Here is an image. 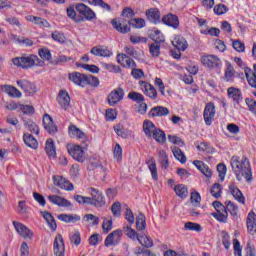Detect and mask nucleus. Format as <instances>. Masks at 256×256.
I'll return each mask as SVG.
<instances>
[{"label":"nucleus","instance_id":"nucleus-22","mask_svg":"<svg viewBox=\"0 0 256 256\" xmlns=\"http://www.w3.org/2000/svg\"><path fill=\"white\" fill-rule=\"evenodd\" d=\"M163 24L168 27H173V29H177L179 27V18L174 14H167L162 18Z\"/></svg>","mask_w":256,"mask_h":256},{"label":"nucleus","instance_id":"nucleus-39","mask_svg":"<svg viewBox=\"0 0 256 256\" xmlns=\"http://www.w3.org/2000/svg\"><path fill=\"white\" fill-rule=\"evenodd\" d=\"M174 192L176 193L177 197L181 199H185L187 195H189V190H187L186 186L183 184H178L173 188Z\"/></svg>","mask_w":256,"mask_h":256},{"label":"nucleus","instance_id":"nucleus-23","mask_svg":"<svg viewBox=\"0 0 256 256\" xmlns=\"http://www.w3.org/2000/svg\"><path fill=\"white\" fill-rule=\"evenodd\" d=\"M1 89L3 93H6V95H9V97H14L16 99H21V97H23V94L21 93V91L15 88V86L3 85Z\"/></svg>","mask_w":256,"mask_h":256},{"label":"nucleus","instance_id":"nucleus-4","mask_svg":"<svg viewBox=\"0 0 256 256\" xmlns=\"http://www.w3.org/2000/svg\"><path fill=\"white\" fill-rule=\"evenodd\" d=\"M13 226L18 235L25 239V241H33L35 238L33 230L29 229V227L25 226L23 223L14 221Z\"/></svg>","mask_w":256,"mask_h":256},{"label":"nucleus","instance_id":"nucleus-64","mask_svg":"<svg viewBox=\"0 0 256 256\" xmlns=\"http://www.w3.org/2000/svg\"><path fill=\"white\" fill-rule=\"evenodd\" d=\"M112 215L114 217H121V203L114 202L111 207Z\"/></svg>","mask_w":256,"mask_h":256},{"label":"nucleus","instance_id":"nucleus-42","mask_svg":"<svg viewBox=\"0 0 256 256\" xmlns=\"http://www.w3.org/2000/svg\"><path fill=\"white\" fill-rule=\"evenodd\" d=\"M147 227V222L145 215L143 213H139L136 217V228L138 231H144V229Z\"/></svg>","mask_w":256,"mask_h":256},{"label":"nucleus","instance_id":"nucleus-20","mask_svg":"<svg viewBox=\"0 0 256 256\" xmlns=\"http://www.w3.org/2000/svg\"><path fill=\"white\" fill-rule=\"evenodd\" d=\"M112 27L118 31V33H129L131 31V28L125 21L116 18L111 21Z\"/></svg>","mask_w":256,"mask_h":256},{"label":"nucleus","instance_id":"nucleus-19","mask_svg":"<svg viewBox=\"0 0 256 256\" xmlns=\"http://www.w3.org/2000/svg\"><path fill=\"white\" fill-rule=\"evenodd\" d=\"M48 201H50V203L53 205H57L58 207H71V202L59 195H49Z\"/></svg>","mask_w":256,"mask_h":256},{"label":"nucleus","instance_id":"nucleus-30","mask_svg":"<svg viewBox=\"0 0 256 256\" xmlns=\"http://www.w3.org/2000/svg\"><path fill=\"white\" fill-rule=\"evenodd\" d=\"M211 215L216 221H219V223H227V219H229V213L227 212L226 207L216 210V212L211 213Z\"/></svg>","mask_w":256,"mask_h":256},{"label":"nucleus","instance_id":"nucleus-44","mask_svg":"<svg viewBox=\"0 0 256 256\" xmlns=\"http://www.w3.org/2000/svg\"><path fill=\"white\" fill-rule=\"evenodd\" d=\"M200 33L202 35H211V37H219L221 34V30L219 28H202L200 29Z\"/></svg>","mask_w":256,"mask_h":256},{"label":"nucleus","instance_id":"nucleus-26","mask_svg":"<svg viewBox=\"0 0 256 256\" xmlns=\"http://www.w3.org/2000/svg\"><path fill=\"white\" fill-rule=\"evenodd\" d=\"M253 69L254 72L251 68H245L244 73L250 87L256 89V63L254 64Z\"/></svg>","mask_w":256,"mask_h":256},{"label":"nucleus","instance_id":"nucleus-36","mask_svg":"<svg viewBox=\"0 0 256 256\" xmlns=\"http://www.w3.org/2000/svg\"><path fill=\"white\" fill-rule=\"evenodd\" d=\"M247 229L251 235H255L256 233V214L254 212H250L247 218Z\"/></svg>","mask_w":256,"mask_h":256},{"label":"nucleus","instance_id":"nucleus-11","mask_svg":"<svg viewBox=\"0 0 256 256\" xmlns=\"http://www.w3.org/2000/svg\"><path fill=\"white\" fill-rule=\"evenodd\" d=\"M53 183L56 187H59V189H63L64 191H73L74 189L73 183L60 175L53 176Z\"/></svg>","mask_w":256,"mask_h":256},{"label":"nucleus","instance_id":"nucleus-7","mask_svg":"<svg viewBox=\"0 0 256 256\" xmlns=\"http://www.w3.org/2000/svg\"><path fill=\"white\" fill-rule=\"evenodd\" d=\"M122 237H123V230L116 229L112 231L104 241L105 247H115V245H119Z\"/></svg>","mask_w":256,"mask_h":256},{"label":"nucleus","instance_id":"nucleus-28","mask_svg":"<svg viewBox=\"0 0 256 256\" xmlns=\"http://www.w3.org/2000/svg\"><path fill=\"white\" fill-rule=\"evenodd\" d=\"M85 74H81L79 72H72L69 74L68 78L79 87H85Z\"/></svg>","mask_w":256,"mask_h":256},{"label":"nucleus","instance_id":"nucleus-29","mask_svg":"<svg viewBox=\"0 0 256 256\" xmlns=\"http://www.w3.org/2000/svg\"><path fill=\"white\" fill-rule=\"evenodd\" d=\"M149 117H165L169 115V109L163 106L153 107L148 113Z\"/></svg>","mask_w":256,"mask_h":256},{"label":"nucleus","instance_id":"nucleus-14","mask_svg":"<svg viewBox=\"0 0 256 256\" xmlns=\"http://www.w3.org/2000/svg\"><path fill=\"white\" fill-rule=\"evenodd\" d=\"M58 104L64 111H69L71 108V97H69V93L67 91L62 90L59 92Z\"/></svg>","mask_w":256,"mask_h":256},{"label":"nucleus","instance_id":"nucleus-8","mask_svg":"<svg viewBox=\"0 0 256 256\" xmlns=\"http://www.w3.org/2000/svg\"><path fill=\"white\" fill-rule=\"evenodd\" d=\"M76 11L77 13L82 15V17H84L86 21H93V19H97L95 11H93V9L83 3H79L76 5Z\"/></svg>","mask_w":256,"mask_h":256},{"label":"nucleus","instance_id":"nucleus-32","mask_svg":"<svg viewBox=\"0 0 256 256\" xmlns=\"http://www.w3.org/2000/svg\"><path fill=\"white\" fill-rule=\"evenodd\" d=\"M229 190L231 195H233L234 199H236L238 203H242V205H245V196H243V193L241 192V190H239V188H237V186H235V184H231L229 186Z\"/></svg>","mask_w":256,"mask_h":256},{"label":"nucleus","instance_id":"nucleus-48","mask_svg":"<svg viewBox=\"0 0 256 256\" xmlns=\"http://www.w3.org/2000/svg\"><path fill=\"white\" fill-rule=\"evenodd\" d=\"M184 229L186 231H196V233H201V231H203V227L200 226V224L195 223V222H187L184 225Z\"/></svg>","mask_w":256,"mask_h":256},{"label":"nucleus","instance_id":"nucleus-63","mask_svg":"<svg viewBox=\"0 0 256 256\" xmlns=\"http://www.w3.org/2000/svg\"><path fill=\"white\" fill-rule=\"evenodd\" d=\"M229 11V8L225 6V4H218L214 7V13L215 15H225Z\"/></svg>","mask_w":256,"mask_h":256},{"label":"nucleus","instance_id":"nucleus-62","mask_svg":"<svg viewBox=\"0 0 256 256\" xmlns=\"http://www.w3.org/2000/svg\"><path fill=\"white\" fill-rule=\"evenodd\" d=\"M196 148L198 151H202L203 153H213V148L209 147V145L205 142L197 143Z\"/></svg>","mask_w":256,"mask_h":256},{"label":"nucleus","instance_id":"nucleus-13","mask_svg":"<svg viewBox=\"0 0 256 256\" xmlns=\"http://www.w3.org/2000/svg\"><path fill=\"white\" fill-rule=\"evenodd\" d=\"M125 96V92L121 88H117L113 90L108 95V103L111 107L117 105L120 101H123V97Z\"/></svg>","mask_w":256,"mask_h":256},{"label":"nucleus","instance_id":"nucleus-12","mask_svg":"<svg viewBox=\"0 0 256 256\" xmlns=\"http://www.w3.org/2000/svg\"><path fill=\"white\" fill-rule=\"evenodd\" d=\"M139 87L146 97H149L150 99H157V90L153 85L145 81H140Z\"/></svg>","mask_w":256,"mask_h":256},{"label":"nucleus","instance_id":"nucleus-21","mask_svg":"<svg viewBox=\"0 0 256 256\" xmlns=\"http://www.w3.org/2000/svg\"><path fill=\"white\" fill-rule=\"evenodd\" d=\"M68 134L72 139H81L82 141H85L87 139V135H85V132L81 131L77 126L70 125L68 127Z\"/></svg>","mask_w":256,"mask_h":256},{"label":"nucleus","instance_id":"nucleus-38","mask_svg":"<svg viewBox=\"0 0 256 256\" xmlns=\"http://www.w3.org/2000/svg\"><path fill=\"white\" fill-rule=\"evenodd\" d=\"M146 165H148V169L152 175V179L154 181H158L159 179V175L157 173V163L155 162V159L153 158H149L147 161H146Z\"/></svg>","mask_w":256,"mask_h":256},{"label":"nucleus","instance_id":"nucleus-31","mask_svg":"<svg viewBox=\"0 0 256 256\" xmlns=\"http://www.w3.org/2000/svg\"><path fill=\"white\" fill-rule=\"evenodd\" d=\"M226 205V211L230 213L234 221H237L239 219V207L235 205L234 202L231 200H227L225 202Z\"/></svg>","mask_w":256,"mask_h":256},{"label":"nucleus","instance_id":"nucleus-49","mask_svg":"<svg viewBox=\"0 0 256 256\" xmlns=\"http://www.w3.org/2000/svg\"><path fill=\"white\" fill-rule=\"evenodd\" d=\"M158 157L163 169H167V167H169V157L167 156V152H165V150H160Z\"/></svg>","mask_w":256,"mask_h":256},{"label":"nucleus","instance_id":"nucleus-24","mask_svg":"<svg viewBox=\"0 0 256 256\" xmlns=\"http://www.w3.org/2000/svg\"><path fill=\"white\" fill-rule=\"evenodd\" d=\"M142 129L146 137H148V139H151V136L155 133V131L158 128L151 120H144L142 124Z\"/></svg>","mask_w":256,"mask_h":256},{"label":"nucleus","instance_id":"nucleus-2","mask_svg":"<svg viewBox=\"0 0 256 256\" xmlns=\"http://www.w3.org/2000/svg\"><path fill=\"white\" fill-rule=\"evenodd\" d=\"M90 196H74L75 201L80 205H92L93 207H105V196H103V192L90 188L89 191Z\"/></svg>","mask_w":256,"mask_h":256},{"label":"nucleus","instance_id":"nucleus-6","mask_svg":"<svg viewBox=\"0 0 256 256\" xmlns=\"http://www.w3.org/2000/svg\"><path fill=\"white\" fill-rule=\"evenodd\" d=\"M200 62L204 67H207V69H219L223 63L221 62V59L217 57V55H204L200 58Z\"/></svg>","mask_w":256,"mask_h":256},{"label":"nucleus","instance_id":"nucleus-1","mask_svg":"<svg viewBox=\"0 0 256 256\" xmlns=\"http://www.w3.org/2000/svg\"><path fill=\"white\" fill-rule=\"evenodd\" d=\"M230 163L238 181H243V179H245V181H251V179H253L249 159L233 156Z\"/></svg>","mask_w":256,"mask_h":256},{"label":"nucleus","instance_id":"nucleus-57","mask_svg":"<svg viewBox=\"0 0 256 256\" xmlns=\"http://www.w3.org/2000/svg\"><path fill=\"white\" fill-rule=\"evenodd\" d=\"M149 51L152 57H159L161 55V45L159 43H153L150 45Z\"/></svg>","mask_w":256,"mask_h":256},{"label":"nucleus","instance_id":"nucleus-60","mask_svg":"<svg viewBox=\"0 0 256 256\" xmlns=\"http://www.w3.org/2000/svg\"><path fill=\"white\" fill-rule=\"evenodd\" d=\"M222 189L221 184L215 183L210 190L212 197L219 199V197H221Z\"/></svg>","mask_w":256,"mask_h":256},{"label":"nucleus","instance_id":"nucleus-53","mask_svg":"<svg viewBox=\"0 0 256 256\" xmlns=\"http://www.w3.org/2000/svg\"><path fill=\"white\" fill-rule=\"evenodd\" d=\"M138 242L143 247H153V240H151L147 235L138 236Z\"/></svg>","mask_w":256,"mask_h":256},{"label":"nucleus","instance_id":"nucleus-15","mask_svg":"<svg viewBox=\"0 0 256 256\" xmlns=\"http://www.w3.org/2000/svg\"><path fill=\"white\" fill-rule=\"evenodd\" d=\"M54 255L55 256H65V242L63 241V236L58 234L54 240Z\"/></svg>","mask_w":256,"mask_h":256},{"label":"nucleus","instance_id":"nucleus-35","mask_svg":"<svg viewBox=\"0 0 256 256\" xmlns=\"http://www.w3.org/2000/svg\"><path fill=\"white\" fill-rule=\"evenodd\" d=\"M23 141L25 145H27V147H29L30 149H38L39 147V142L37 141V139H35L33 135L29 133H24Z\"/></svg>","mask_w":256,"mask_h":256},{"label":"nucleus","instance_id":"nucleus-46","mask_svg":"<svg viewBox=\"0 0 256 256\" xmlns=\"http://www.w3.org/2000/svg\"><path fill=\"white\" fill-rule=\"evenodd\" d=\"M152 139H155V141H157V143H165V141L167 140V137L165 135V132H163L161 129H157L156 131H154L153 135L151 136Z\"/></svg>","mask_w":256,"mask_h":256},{"label":"nucleus","instance_id":"nucleus-47","mask_svg":"<svg viewBox=\"0 0 256 256\" xmlns=\"http://www.w3.org/2000/svg\"><path fill=\"white\" fill-rule=\"evenodd\" d=\"M90 85L91 87H99V78L89 75L84 78V87Z\"/></svg>","mask_w":256,"mask_h":256},{"label":"nucleus","instance_id":"nucleus-56","mask_svg":"<svg viewBox=\"0 0 256 256\" xmlns=\"http://www.w3.org/2000/svg\"><path fill=\"white\" fill-rule=\"evenodd\" d=\"M129 25L135 27V29H143L145 27V19L142 18H134L129 21Z\"/></svg>","mask_w":256,"mask_h":256},{"label":"nucleus","instance_id":"nucleus-45","mask_svg":"<svg viewBox=\"0 0 256 256\" xmlns=\"http://www.w3.org/2000/svg\"><path fill=\"white\" fill-rule=\"evenodd\" d=\"M89 5H94V7H101L104 11H111V6L103 0H87Z\"/></svg>","mask_w":256,"mask_h":256},{"label":"nucleus","instance_id":"nucleus-34","mask_svg":"<svg viewBox=\"0 0 256 256\" xmlns=\"http://www.w3.org/2000/svg\"><path fill=\"white\" fill-rule=\"evenodd\" d=\"M237 75V72L235 71V68L233 65L229 62H226V70L224 74V79L227 81V83H231Z\"/></svg>","mask_w":256,"mask_h":256},{"label":"nucleus","instance_id":"nucleus-27","mask_svg":"<svg viewBox=\"0 0 256 256\" xmlns=\"http://www.w3.org/2000/svg\"><path fill=\"white\" fill-rule=\"evenodd\" d=\"M229 99H232L234 103L239 105L240 101H243V97L241 96V90L239 88L230 87L227 89Z\"/></svg>","mask_w":256,"mask_h":256},{"label":"nucleus","instance_id":"nucleus-37","mask_svg":"<svg viewBox=\"0 0 256 256\" xmlns=\"http://www.w3.org/2000/svg\"><path fill=\"white\" fill-rule=\"evenodd\" d=\"M146 17L151 21V23H159V19H161V12L159 9L152 8L146 11Z\"/></svg>","mask_w":256,"mask_h":256},{"label":"nucleus","instance_id":"nucleus-33","mask_svg":"<svg viewBox=\"0 0 256 256\" xmlns=\"http://www.w3.org/2000/svg\"><path fill=\"white\" fill-rule=\"evenodd\" d=\"M45 151L46 155H48L50 159H55V157H57V151L55 149V142L53 139L49 138L46 140Z\"/></svg>","mask_w":256,"mask_h":256},{"label":"nucleus","instance_id":"nucleus-17","mask_svg":"<svg viewBox=\"0 0 256 256\" xmlns=\"http://www.w3.org/2000/svg\"><path fill=\"white\" fill-rule=\"evenodd\" d=\"M43 125L44 129L49 133L50 135H55L57 133L58 129L55 123L53 122V118L49 114H45L43 117Z\"/></svg>","mask_w":256,"mask_h":256},{"label":"nucleus","instance_id":"nucleus-52","mask_svg":"<svg viewBox=\"0 0 256 256\" xmlns=\"http://www.w3.org/2000/svg\"><path fill=\"white\" fill-rule=\"evenodd\" d=\"M113 229V219L111 217L104 218L102 222V231L103 233H109Z\"/></svg>","mask_w":256,"mask_h":256},{"label":"nucleus","instance_id":"nucleus-58","mask_svg":"<svg viewBox=\"0 0 256 256\" xmlns=\"http://www.w3.org/2000/svg\"><path fill=\"white\" fill-rule=\"evenodd\" d=\"M128 98L131 99V101H135L136 103H143V101H145L143 94L138 92H130L128 94Z\"/></svg>","mask_w":256,"mask_h":256},{"label":"nucleus","instance_id":"nucleus-50","mask_svg":"<svg viewBox=\"0 0 256 256\" xmlns=\"http://www.w3.org/2000/svg\"><path fill=\"white\" fill-rule=\"evenodd\" d=\"M38 55L43 61H51L52 55L49 48H40L38 50Z\"/></svg>","mask_w":256,"mask_h":256},{"label":"nucleus","instance_id":"nucleus-9","mask_svg":"<svg viewBox=\"0 0 256 256\" xmlns=\"http://www.w3.org/2000/svg\"><path fill=\"white\" fill-rule=\"evenodd\" d=\"M18 87L22 89L27 97H31L37 93V87L35 84L31 83L29 80L22 79L16 81Z\"/></svg>","mask_w":256,"mask_h":256},{"label":"nucleus","instance_id":"nucleus-18","mask_svg":"<svg viewBox=\"0 0 256 256\" xmlns=\"http://www.w3.org/2000/svg\"><path fill=\"white\" fill-rule=\"evenodd\" d=\"M90 53L92 55H95V57H111L113 55V52L107 48V46H95L90 50Z\"/></svg>","mask_w":256,"mask_h":256},{"label":"nucleus","instance_id":"nucleus-61","mask_svg":"<svg viewBox=\"0 0 256 256\" xmlns=\"http://www.w3.org/2000/svg\"><path fill=\"white\" fill-rule=\"evenodd\" d=\"M25 127L26 129H28V131L34 133V135H39V126L37 125V123L33 121H28L25 123Z\"/></svg>","mask_w":256,"mask_h":256},{"label":"nucleus","instance_id":"nucleus-51","mask_svg":"<svg viewBox=\"0 0 256 256\" xmlns=\"http://www.w3.org/2000/svg\"><path fill=\"white\" fill-rule=\"evenodd\" d=\"M151 39H153V41L156 43H163V41H165V36H163L161 30L154 29L151 33Z\"/></svg>","mask_w":256,"mask_h":256},{"label":"nucleus","instance_id":"nucleus-59","mask_svg":"<svg viewBox=\"0 0 256 256\" xmlns=\"http://www.w3.org/2000/svg\"><path fill=\"white\" fill-rule=\"evenodd\" d=\"M19 111L24 115H33L35 113V107L33 105L20 104Z\"/></svg>","mask_w":256,"mask_h":256},{"label":"nucleus","instance_id":"nucleus-10","mask_svg":"<svg viewBox=\"0 0 256 256\" xmlns=\"http://www.w3.org/2000/svg\"><path fill=\"white\" fill-rule=\"evenodd\" d=\"M217 110H215V104L213 102H208L204 108L203 118L206 125H211L215 121V115Z\"/></svg>","mask_w":256,"mask_h":256},{"label":"nucleus","instance_id":"nucleus-41","mask_svg":"<svg viewBox=\"0 0 256 256\" xmlns=\"http://www.w3.org/2000/svg\"><path fill=\"white\" fill-rule=\"evenodd\" d=\"M58 219L64 223H75V221H80L81 217L71 214H60L58 215Z\"/></svg>","mask_w":256,"mask_h":256},{"label":"nucleus","instance_id":"nucleus-3","mask_svg":"<svg viewBox=\"0 0 256 256\" xmlns=\"http://www.w3.org/2000/svg\"><path fill=\"white\" fill-rule=\"evenodd\" d=\"M36 60H37V55H28V56L16 57L12 59V63L16 67H21V69H31L32 67H35Z\"/></svg>","mask_w":256,"mask_h":256},{"label":"nucleus","instance_id":"nucleus-55","mask_svg":"<svg viewBox=\"0 0 256 256\" xmlns=\"http://www.w3.org/2000/svg\"><path fill=\"white\" fill-rule=\"evenodd\" d=\"M232 47L237 51V53H245V43L239 39L232 40Z\"/></svg>","mask_w":256,"mask_h":256},{"label":"nucleus","instance_id":"nucleus-40","mask_svg":"<svg viewBox=\"0 0 256 256\" xmlns=\"http://www.w3.org/2000/svg\"><path fill=\"white\" fill-rule=\"evenodd\" d=\"M172 153L175 157V159H177V161H179L180 163H186L187 162V157L185 156V153H183V151H181V148L179 147H172Z\"/></svg>","mask_w":256,"mask_h":256},{"label":"nucleus","instance_id":"nucleus-54","mask_svg":"<svg viewBox=\"0 0 256 256\" xmlns=\"http://www.w3.org/2000/svg\"><path fill=\"white\" fill-rule=\"evenodd\" d=\"M124 233H126L127 237L129 239H132V241H135V239H139V234H137V231L131 228V226L124 227Z\"/></svg>","mask_w":256,"mask_h":256},{"label":"nucleus","instance_id":"nucleus-43","mask_svg":"<svg viewBox=\"0 0 256 256\" xmlns=\"http://www.w3.org/2000/svg\"><path fill=\"white\" fill-rule=\"evenodd\" d=\"M42 217L45 219L46 223L49 225L52 231H55V229H57V224L55 223V219L53 218V215H51V213L42 212Z\"/></svg>","mask_w":256,"mask_h":256},{"label":"nucleus","instance_id":"nucleus-25","mask_svg":"<svg viewBox=\"0 0 256 256\" xmlns=\"http://www.w3.org/2000/svg\"><path fill=\"white\" fill-rule=\"evenodd\" d=\"M172 45L173 47L178 49V51H186L187 47H189L187 40H185V38L180 35L174 37V39L172 40Z\"/></svg>","mask_w":256,"mask_h":256},{"label":"nucleus","instance_id":"nucleus-5","mask_svg":"<svg viewBox=\"0 0 256 256\" xmlns=\"http://www.w3.org/2000/svg\"><path fill=\"white\" fill-rule=\"evenodd\" d=\"M66 147L72 159H75L79 163L85 161V148L77 144H68Z\"/></svg>","mask_w":256,"mask_h":256},{"label":"nucleus","instance_id":"nucleus-16","mask_svg":"<svg viewBox=\"0 0 256 256\" xmlns=\"http://www.w3.org/2000/svg\"><path fill=\"white\" fill-rule=\"evenodd\" d=\"M117 62L122 67H126V69H135V67H137L135 60L131 59L129 56H126L125 54H118Z\"/></svg>","mask_w":256,"mask_h":256}]
</instances>
